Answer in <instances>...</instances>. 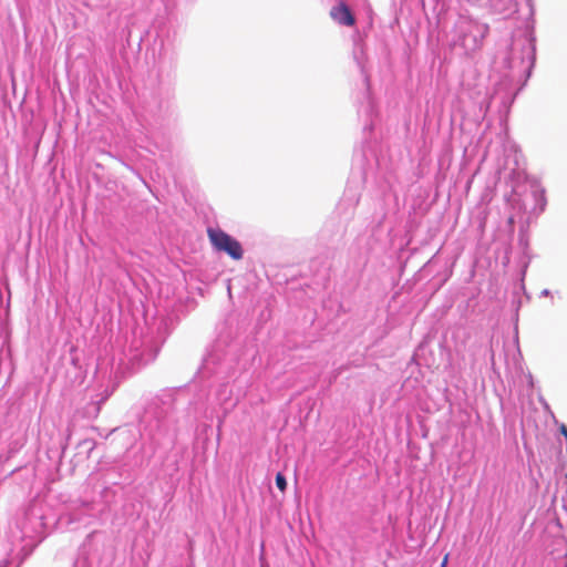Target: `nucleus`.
Instances as JSON below:
<instances>
[{"instance_id": "nucleus-1", "label": "nucleus", "mask_w": 567, "mask_h": 567, "mask_svg": "<svg viewBox=\"0 0 567 567\" xmlns=\"http://www.w3.org/2000/svg\"><path fill=\"white\" fill-rule=\"evenodd\" d=\"M207 235L213 247L218 251H224L233 259L243 258L244 251L240 243L230 235L218 228H208Z\"/></svg>"}, {"instance_id": "nucleus-2", "label": "nucleus", "mask_w": 567, "mask_h": 567, "mask_svg": "<svg viewBox=\"0 0 567 567\" xmlns=\"http://www.w3.org/2000/svg\"><path fill=\"white\" fill-rule=\"evenodd\" d=\"M330 17L339 24L352 27L355 23V19L344 1L338 3L330 10Z\"/></svg>"}, {"instance_id": "nucleus-3", "label": "nucleus", "mask_w": 567, "mask_h": 567, "mask_svg": "<svg viewBox=\"0 0 567 567\" xmlns=\"http://www.w3.org/2000/svg\"><path fill=\"white\" fill-rule=\"evenodd\" d=\"M276 485L281 491L285 492L287 488V481L282 473H277L276 475Z\"/></svg>"}, {"instance_id": "nucleus-4", "label": "nucleus", "mask_w": 567, "mask_h": 567, "mask_svg": "<svg viewBox=\"0 0 567 567\" xmlns=\"http://www.w3.org/2000/svg\"><path fill=\"white\" fill-rule=\"evenodd\" d=\"M559 431L567 440V426L565 424H560Z\"/></svg>"}, {"instance_id": "nucleus-5", "label": "nucleus", "mask_w": 567, "mask_h": 567, "mask_svg": "<svg viewBox=\"0 0 567 567\" xmlns=\"http://www.w3.org/2000/svg\"><path fill=\"white\" fill-rule=\"evenodd\" d=\"M449 561V554H446L441 563L440 567H446Z\"/></svg>"}]
</instances>
